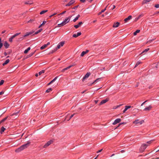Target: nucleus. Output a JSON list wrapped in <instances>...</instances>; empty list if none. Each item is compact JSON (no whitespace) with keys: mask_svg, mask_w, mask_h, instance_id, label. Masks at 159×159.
<instances>
[{"mask_svg":"<svg viewBox=\"0 0 159 159\" xmlns=\"http://www.w3.org/2000/svg\"><path fill=\"white\" fill-rule=\"evenodd\" d=\"M30 143V141H28L27 143L22 145L19 148L16 149L15 150V152H18L22 151L24 149L27 148L29 146Z\"/></svg>","mask_w":159,"mask_h":159,"instance_id":"obj_1","label":"nucleus"},{"mask_svg":"<svg viewBox=\"0 0 159 159\" xmlns=\"http://www.w3.org/2000/svg\"><path fill=\"white\" fill-rule=\"evenodd\" d=\"M152 140H150L148 141L147 142V144L143 143L142 145L140 148L139 151L141 152H143L144 150L146 149L147 147L149 146V144L152 143Z\"/></svg>","mask_w":159,"mask_h":159,"instance_id":"obj_2","label":"nucleus"},{"mask_svg":"<svg viewBox=\"0 0 159 159\" xmlns=\"http://www.w3.org/2000/svg\"><path fill=\"white\" fill-rule=\"evenodd\" d=\"M34 32V31H31L30 32H27L23 36H22L18 38L16 40V42H18L22 40H23L24 39V38L25 37H26L27 36H29V35H31L32 34H33Z\"/></svg>","mask_w":159,"mask_h":159,"instance_id":"obj_3","label":"nucleus"},{"mask_svg":"<svg viewBox=\"0 0 159 159\" xmlns=\"http://www.w3.org/2000/svg\"><path fill=\"white\" fill-rule=\"evenodd\" d=\"M52 142L53 141L52 140H49L44 145L43 148H47L50 144H51Z\"/></svg>","mask_w":159,"mask_h":159,"instance_id":"obj_4","label":"nucleus"},{"mask_svg":"<svg viewBox=\"0 0 159 159\" xmlns=\"http://www.w3.org/2000/svg\"><path fill=\"white\" fill-rule=\"evenodd\" d=\"M143 122L144 120H142L141 121H139V120H136L133 122V123L135 124H141Z\"/></svg>","mask_w":159,"mask_h":159,"instance_id":"obj_5","label":"nucleus"},{"mask_svg":"<svg viewBox=\"0 0 159 159\" xmlns=\"http://www.w3.org/2000/svg\"><path fill=\"white\" fill-rule=\"evenodd\" d=\"M90 75V72H87L84 76L82 79V81H84L85 80V79L88 78Z\"/></svg>","mask_w":159,"mask_h":159,"instance_id":"obj_6","label":"nucleus"},{"mask_svg":"<svg viewBox=\"0 0 159 159\" xmlns=\"http://www.w3.org/2000/svg\"><path fill=\"white\" fill-rule=\"evenodd\" d=\"M121 121V119L118 118L115 120L114 122L112 123L113 125H115L117 123H119Z\"/></svg>","mask_w":159,"mask_h":159,"instance_id":"obj_7","label":"nucleus"},{"mask_svg":"<svg viewBox=\"0 0 159 159\" xmlns=\"http://www.w3.org/2000/svg\"><path fill=\"white\" fill-rule=\"evenodd\" d=\"M75 2V0H71L66 5V6H69L73 4Z\"/></svg>","mask_w":159,"mask_h":159,"instance_id":"obj_8","label":"nucleus"},{"mask_svg":"<svg viewBox=\"0 0 159 159\" xmlns=\"http://www.w3.org/2000/svg\"><path fill=\"white\" fill-rule=\"evenodd\" d=\"M108 100H109L108 98H107L101 101V102L100 103L99 105H101L102 104H103L106 103L107 102H108Z\"/></svg>","mask_w":159,"mask_h":159,"instance_id":"obj_9","label":"nucleus"},{"mask_svg":"<svg viewBox=\"0 0 159 159\" xmlns=\"http://www.w3.org/2000/svg\"><path fill=\"white\" fill-rule=\"evenodd\" d=\"M83 24V22L82 21L80 22L77 25H75L74 27L76 28L77 29L81 25Z\"/></svg>","mask_w":159,"mask_h":159,"instance_id":"obj_10","label":"nucleus"},{"mask_svg":"<svg viewBox=\"0 0 159 159\" xmlns=\"http://www.w3.org/2000/svg\"><path fill=\"white\" fill-rule=\"evenodd\" d=\"M3 45L6 49L8 48L10 46L9 44L7 42V41L5 42L3 44Z\"/></svg>","mask_w":159,"mask_h":159,"instance_id":"obj_11","label":"nucleus"},{"mask_svg":"<svg viewBox=\"0 0 159 159\" xmlns=\"http://www.w3.org/2000/svg\"><path fill=\"white\" fill-rule=\"evenodd\" d=\"M24 3L25 4H28L30 5H31L33 3V1L32 0H29L25 2Z\"/></svg>","mask_w":159,"mask_h":159,"instance_id":"obj_12","label":"nucleus"},{"mask_svg":"<svg viewBox=\"0 0 159 159\" xmlns=\"http://www.w3.org/2000/svg\"><path fill=\"white\" fill-rule=\"evenodd\" d=\"M132 17V16H129L128 17L125 18L124 19V21L125 22H127L128 20H130L131 19Z\"/></svg>","mask_w":159,"mask_h":159,"instance_id":"obj_13","label":"nucleus"},{"mask_svg":"<svg viewBox=\"0 0 159 159\" xmlns=\"http://www.w3.org/2000/svg\"><path fill=\"white\" fill-rule=\"evenodd\" d=\"M131 107L130 106H126L125 107V109L123 111V113H124L125 112L129 109L131 108Z\"/></svg>","mask_w":159,"mask_h":159,"instance_id":"obj_14","label":"nucleus"},{"mask_svg":"<svg viewBox=\"0 0 159 159\" xmlns=\"http://www.w3.org/2000/svg\"><path fill=\"white\" fill-rule=\"evenodd\" d=\"M81 34V32H78L77 33V34H74L73 35V37L74 38H76L77 37L80 35Z\"/></svg>","mask_w":159,"mask_h":159,"instance_id":"obj_15","label":"nucleus"},{"mask_svg":"<svg viewBox=\"0 0 159 159\" xmlns=\"http://www.w3.org/2000/svg\"><path fill=\"white\" fill-rule=\"evenodd\" d=\"M69 22V20H68V19H66L63 21L62 22V24H63V25H65L66 23Z\"/></svg>","mask_w":159,"mask_h":159,"instance_id":"obj_16","label":"nucleus"},{"mask_svg":"<svg viewBox=\"0 0 159 159\" xmlns=\"http://www.w3.org/2000/svg\"><path fill=\"white\" fill-rule=\"evenodd\" d=\"M89 52V50H86L85 51H83L81 55L80 56L81 57H83L85 54Z\"/></svg>","mask_w":159,"mask_h":159,"instance_id":"obj_17","label":"nucleus"},{"mask_svg":"<svg viewBox=\"0 0 159 159\" xmlns=\"http://www.w3.org/2000/svg\"><path fill=\"white\" fill-rule=\"evenodd\" d=\"M101 78H98L95 81H94V82H93L91 84H88V85H92L93 83H94L95 82H98V81H100Z\"/></svg>","mask_w":159,"mask_h":159,"instance_id":"obj_18","label":"nucleus"},{"mask_svg":"<svg viewBox=\"0 0 159 159\" xmlns=\"http://www.w3.org/2000/svg\"><path fill=\"white\" fill-rule=\"evenodd\" d=\"M58 76L56 77L53 80H52L48 84V85H49L53 83V82L55 81L56 80H57V78H58Z\"/></svg>","mask_w":159,"mask_h":159,"instance_id":"obj_19","label":"nucleus"},{"mask_svg":"<svg viewBox=\"0 0 159 159\" xmlns=\"http://www.w3.org/2000/svg\"><path fill=\"white\" fill-rule=\"evenodd\" d=\"M152 107L151 106H149L148 107H146L144 109V111H149L151 110Z\"/></svg>","mask_w":159,"mask_h":159,"instance_id":"obj_20","label":"nucleus"},{"mask_svg":"<svg viewBox=\"0 0 159 159\" xmlns=\"http://www.w3.org/2000/svg\"><path fill=\"white\" fill-rule=\"evenodd\" d=\"M119 25H120L119 22H116V23H114V24L113 25V27H117L119 26Z\"/></svg>","mask_w":159,"mask_h":159,"instance_id":"obj_21","label":"nucleus"},{"mask_svg":"<svg viewBox=\"0 0 159 159\" xmlns=\"http://www.w3.org/2000/svg\"><path fill=\"white\" fill-rule=\"evenodd\" d=\"M80 15H78L73 20V21L74 22H75L77 20H78L79 18L80 17Z\"/></svg>","mask_w":159,"mask_h":159,"instance_id":"obj_22","label":"nucleus"},{"mask_svg":"<svg viewBox=\"0 0 159 159\" xmlns=\"http://www.w3.org/2000/svg\"><path fill=\"white\" fill-rule=\"evenodd\" d=\"M141 63V62L140 61H137L135 65V66L134 67V68L136 67L137 66H138Z\"/></svg>","mask_w":159,"mask_h":159,"instance_id":"obj_23","label":"nucleus"},{"mask_svg":"<svg viewBox=\"0 0 159 159\" xmlns=\"http://www.w3.org/2000/svg\"><path fill=\"white\" fill-rule=\"evenodd\" d=\"M35 51H34V52H32L30 53L29 55H28L27 56V57L29 58V57H31L35 53Z\"/></svg>","mask_w":159,"mask_h":159,"instance_id":"obj_24","label":"nucleus"},{"mask_svg":"<svg viewBox=\"0 0 159 159\" xmlns=\"http://www.w3.org/2000/svg\"><path fill=\"white\" fill-rule=\"evenodd\" d=\"M19 111H18L16 112L13 113L11 115V116H13L14 115H16V116H18L19 115Z\"/></svg>","mask_w":159,"mask_h":159,"instance_id":"obj_25","label":"nucleus"},{"mask_svg":"<svg viewBox=\"0 0 159 159\" xmlns=\"http://www.w3.org/2000/svg\"><path fill=\"white\" fill-rule=\"evenodd\" d=\"M71 68V66H69L67 67H66V68H65L63 69L61 71L62 72H64L65 70H67L68 69H70Z\"/></svg>","mask_w":159,"mask_h":159,"instance_id":"obj_26","label":"nucleus"},{"mask_svg":"<svg viewBox=\"0 0 159 159\" xmlns=\"http://www.w3.org/2000/svg\"><path fill=\"white\" fill-rule=\"evenodd\" d=\"M30 47H28L27 49H25L24 51V53L25 54H26L28 53V51L30 50Z\"/></svg>","mask_w":159,"mask_h":159,"instance_id":"obj_27","label":"nucleus"},{"mask_svg":"<svg viewBox=\"0 0 159 159\" xmlns=\"http://www.w3.org/2000/svg\"><path fill=\"white\" fill-rule=\"evenodd\" d=\"M5 128L4 127H2L1 128V130L0 131L1 134H2V133L5 131Z\"/></svg>","mask_w":159,"mask_h":159,"instance_id":"obj_28","label":"nucleus"},{"mask_svg":"<svg viewBox=\"0 0 159 159\" xmlns=\"http://www.w3.org/2000/svg\"><path fill=\"white\" fill-rule=\"evenodd\" d=\"M140 31V30H137L135 31L134 33L133 34L134 35H137V34L139 33Z\"/></svg>","mask_w":159,"mask_h":159,"instance_id":"obj_29","label":"nucleus"},{"mask_svg":"<svg viewBox=\"0 0 159 159\" xmlns=\"http://www.w3.org/2000/svg\"><path fill=\"white\" fill-rule=\"evenodd\" d=\"M42 30V29H40L38 31L36 32L33 35L37 34H38L39 33V32H41Z\"/></svg>","mask_w":159,"mask_h":159,"instance_id":"obj_30","label":"nucleus"},{"mask_svg":"<svg viewBox=\"0 0 159 159\" xmlns=\"http://www.w3.org/2000/svg\"><path fill=\"white\" fill-rule=\"evenodd\" d=\"M46 22V21L45 20L43 21V23L41 24L39 27V28H40L43 25H44Z\"/></svg>","mask_w":159,"mask_h":159,"instance_id":"obj_31","label":"nucleus"},{"mask_svg":"<svg viewBox=\"0 0 159 159\" xmlns=\"http://www.w3.org/2000/svg\"><path fill=\"white\" fill-rule=\"evenodd\" d=\"M2 39L1 38H0V49L3 46V44L2 42Z\"/></svg>","mask_w":159,"mask_h":159,"instance_id":"obj_32","label":"nucleus"},{"mask_svg":"<svg viewBox=\"0 0 159 159\" xmlns=\"http://www.w3.org/2000/svg\"><path fill=\"white\" fill-rule=\"evenodd\" d=\"M45 70H42L41 71H39V75H41L42 73H44L45 72Z\"/></svg>","mask_w":159,"mask_h":159,"instance_id":"obj_33","label":"nucleus"},{"mask_svg":"<svg viewBox=\"0 0 159 159\" xmlns=\"http://www.w3.org/2000/svg\"><path fill=\"white\" fill-rule=\"evenodd\" d=\"M57 51V49H56L55 48L53 50H52L49 53V54H52L55 52Z\"/></svg>","mask_w":159,"mask_h":159,"instance_id":"obj_34","label":"nucleus"},{"mask_svg":"<svg viewBox=\"0 0 159 159\" xmlns=\"http://www.w3.org/2000/svg\"><path fill=\"white\" fill-rule=\"evenodd\" d=\"M48 11V10H43L42 11H41L40 12V14H41V15H42V14H43L44 13H45V12H47Z\"/></svg>","mask_w":159,"mask_h":159,"instance_id":"obj_35","label":"nucleus"},{"mask_svg":"<svg viewBox=\"0 0 159 159\" xmlns=\"http://www.w3.org/2000/svg\"><path fill=\"white\" fill-rule=\"evenodd\" d=\"M52 90V89L51 88H49L45 92L48 93L50 92Z\"/></svg>","mask_w":159,"mask_h":159,"instance_id":"obj_36","label":"nucleus"},{"mask_svg":"<svg viewBox=\"0 0 159 159\" xmlns=\"http://www.w3.org/2000/svg\"><path fill=\"white\" fill-rule=\"evenodd\" d=\"M8 117V116H7L6 117L4 118H3V119H2L1 121V122L2 123V122H4L7 119Z\"/></svg>","mask_w":159,"mask_h":159,"instance_id":"obj_37","label":"nucleus"},{"mask_svg":"<svg viewBox=\"0 0 159 159\" xmlns=\"http://www.w3.org/2000/svg\"><path fill=\"white\" fill-rule=\"evenodd\" d=\"M46 47H47L46 45L45 44H44V45H43V46H41L40 47V48L41 50H43V49H44Z\"/></svg>","mask_w":159,"mask_h":159,"instance_id":"obj_38","label":"nucleus"},{"mask_svg":"<svg viewBox=\"0 0 159 159\" xmlns=\"http://www.w3.org/2000/svg\"><path fill=\"white\" fill-rule=\"evenodd\" d=\"M126 124V122H122V123H120L119 124V125L118 126H117L116 128V129L118 127H119L120 125H122V124H124V125H125V124Z\"/></svg>","mask_w":159,"mask_h":159,"instance_id":"obj_39","label":"nucleus"},{"mask_svg":"<svg viewBox=\"0 0 159 159\" xmlns=\"http://www.w3.org/2000/svg\"><path fill=\"white\" fill-rule=\"evenodd\" d=\"M143 16V14L140 15L137 17L135 19H136V20H137Z\"/></svg>","mask_w":159,"mask_h":159,"instance_id":"obj_40","label":"nucleus"},{"mask_svg":"<svg viewBox=\"0 0 159 159\" xmlns=\"http://www.w3.org/2000/svg\"><path fill=\"white\" fill-rule=\"evenodd\" d=\"M64 42H60L59 44L61 46H63L64 44Z\"/></svg>","mask_w":159,"mask_h":159,"instance_id":"obj_41","label":"nucleus"},{"mask_svg":"<svg viewBox=\"0 0 159 159\" xmlns=\"http://www.w3.org/2000/svg\"><path fill=\"white\" fill-rule=\"evenodd\" d=\"M149 48H147V49H145L144 50H143V52H142V53H144V52H147L149 50Z\"/></svg>","mask_w":159,"mask_h":159,"instance_id":"obj_42","label":"nucleus"},{"mask_svg":"<svg viewBox=\"0 0 159 159\" xmlns=\"http://www.w3.org/2000/svg\"><path fill=\"white\" fill-rule=\"evenodd\" d=\"M34 19H30L28 21V23H32L34 21Z\"/></svg>","mask_w":159,"mask_h":159,"instance_id":"obj_43","label":"nucleus"},{"mask_svg":"<svg viewBox=\"0 0 159 159\" xmlns=\"http://www.w3.org/2000/svg\"><path fill=\"white\" fill-rule=\"evenodd\" d=\"M57 27H61V26H62L63 25V24H62V22L60 24H58L57 25Z\"/></svg>","mask_w":159,"mask_h":159,"instance_id":"obj_44","label":"nucleus"},{"mask_svg":"<svg viewBox=\"0 0 159 159\" xmlns=\"http://www.w3.org/2000/svg\"><path fill=\"white\" fill-rule=\"evenodd\" d=\"M75 114V113H74V114L71 115V116H70L69 119H68L67 120L69 121V120H70Z\"/></svg>","mask_w":159,"mask_h":159,"instance_id":"obj_45","label":"nucleus"},{"mask_svg":"<svg viewBox=\"0 0 159 159\" xmlns=\"http://www.w3.org/2000/svg\"><path fill=\"white\" fill-rule=\"evenodd\" d=\"M61 46L59 45V44H58L57 46V47L55 48L56 49H57V50L58 49H59L61 47Z\"/></svg>","mask_w":159,"mask_h":159,"instance_id":"obj_46","label":"nucleus"},{"mask_svg":"<svg viewBox=\"0 0 159 159\" xmlns=\"http://www.w3.org/2000/svg\"><path fill=\"white\" fill-rule=\"evenodd\" d=\"M10 61V60L9 59H7L4 62L6 63V64H7Z\"/></svg>","mask_w":159,"mask_h":159,"instance_id":"obj_47","label":"nucleus"},{"mask_svg":"<svg viewBox=\"0 0 159 159\" xmlns=\"http://www.w3.org/2000/svg\"><path fill=\"white\" fill-rule=\"evenodd\" d=\"M4 82V80H1L0 82V85H2L3 84Z\"/></svg>","mask_w":159,"mask_h":159,"instance_id":"obj_48","label":"nucleus"},{"mask_svg":"<svg viewBox=\"0 0 159 159\" xmlns=\"http://www.w3.org/2000/svg\"><path fill=\"white\" fill-rule=\"evenodd\" d=\"M21 33L20 32V33H16V34H14V36H15V37H16V36H18V35H20V34Z\"/></svg>","mask_w":159,"mask_h":159,"instance_id":"obj_49","label":"nucleus"},{"mask_svg":"<svg viewBox=\"0 0 159 159\" xmlns=\"http://www.w3.org/2000/svg\"><path fill=\"white\" fill-rule=\"evenodd\" d=\"M21 33L20 32V33H16V34H14V36H15V37H16V36H18V35H20V34Z\"/></svg>","mask_w":159,"mask_h":159,"instance_id":"obj_50","label":"nucleus"},{"mask_svg":"<svg viewBox=\"0 0 159 159\" xmlns=\"http://www.w3.org/2000/svg\"><path fill=\"white\" fill-rule=\"evenodd\" d=\"M66 12V11H63V12H62L61 13H60L58 15H62L65 14Z\"/></svg>","mask_w":159,"mask_h":159,"instance_id":"obj_51","label":"nucleus"},{"mask_svg":"<svg viewBox=\"0 0 159 159\" xmlns=\"http://www.w3.org/2000/svg\"><path fill=\"white\" fill-rule=\"evenodd\" d=\"M79 7V5L76 6L72 8V9H77Z\"/></svg>","mask_w":159,"mask_h":159,"instance_id":"obj_52","label":"nucleus"},{"mask_svg":"<svg viewBox=\"0 0 159 159\" xmlns=\"http://www.w3.org/2000/svg\"><path fill=\"white\" fill-rule=\"evenodd\" d=\"M76 65V64L75 62H74V63H73L72 64V65H70V66L71 67L72 66H75Z\"/></svg>","mask_w":159,"mask_h":159,"instance_id":"obj_53","label":"nucleus"},{"mask_svg":"<svg viewBox=\"0 0 159 159\" xmlns=\"http://www.w3.org/2000/svg\"><path fill=\"white\" fill-rule=\"evenodd\" d=\"M9 41L11 42V43L12 42V41H13V39L11 38H10L9 39Z\"/></svg>","mask_w":159,"mask_h":159,"instance_id":"obj_54","label":"nucleus"},{"mask_svg":"<svg viewBox=\"0 0 159 159\" xmlns=\"http://www.w3.org/2000/svg\"><path fill=\"white\" fill-rule=\"evenodd\" d=\"M155 7L156 8H158L159 7V4H157L155 5Z\"/></svg>","mask_w":159,"mask_h":159,"instance_id":"obj_55","label":"nucleus"},{"mask_svg":"<svg viewBox=\"0 0 159 159\" xmlns=\"http://www.w3.org/2000/svg\"><path fill=\"white\" fill-rule=\"evenodd\" d=\"M122 104H120L119 105L116 106V108H117L119 107H120L122 106Z\"/></svg>","mask_w":159,"mask_h":159,"instance_id":"obj_56","label":"nucleus"},{"mask_svg":"<svg viewBox=\"0 0 159 159\" xmlns=\"http://www.w3.org/2000/svg\"><path fill=\"white\" fill-rule=\"evenodd\" d=\"M106 10V7L104 9L102 10L101 12L102 13L103 12Z\"/></svg>","mask_w":159,"mask_h":159,"instance_id":"obj_57","label":"nucleus"},{"mask_svg":"<svg viewBox=\"0 0 159 159\" xmlns=\"http://www.w3.org/2000/svg\"><path fill=\"white\" fill-rule=\"evenodd\" d=\"M102 149H101L100 150H98V151L97 152V153H98L99 152H101L102 151Z\"/></svg>","mask_w":159,"mask_h":159,"instance_id":"obj_58","label":"nucleus"},{"mask_svg":"<svg viewBox=\"0 0 159 159\" xmlns=\"http://www.w3.org/2000/svg\"><path fill=\"white\" fill-rule=\"evenodd\" d=\"M56 14H57V13H54L53 14H52V15H51V16H50V17H51L53 16H54L55 15H56Z\"/></svg>","mask_w":159,"mask_h":159,"instance_id":"obj_59","label":"nucleus"},{"mask_svg":"<svg viewBox=\"0 0 159 159\" xmlns=\"http://www.w3.org/2000/svg\"><path fill=\"white\" fill-rule=\"evenodd\" d=\"M86 0H80V1L82 2H85Z\"/></svg>","mask_w":159,"mask_h":159,"instance_id":"obj_60","label":"nucleus"},{"mask_svg":"<svg viewBox=\"0 0 159 159\" xmlns=\"http://www.w3.org/2000/svg\"><path fill=\"white\" fill-rule=\"evenodd\" d=\"M71 17V16H69V17L66 18V19H68V20H69V21L70 20Z\"/></svg>","mask_w":159,"mask_h":159,"instance_id":"obj_61","label":"nucleus"},{"mask_svg":"<svg viewBox=\"0 0 159 159\" xmlns=\"http://www.w3.org/2000/svg\"><path fill=\"white\" fill-rule=\"evenodd\" d=\"M15 36H14V35H13L12 36L11 38L12 39H13L14 38H15Z\"/></svg>","mask_w":159,"mask_h":159,"instance_id":"obj_62","label":"nucleus"},{"mask_svg":"<svg viewBox=\"0 0 159 159\" xmlns=\"http://www.w3.org/2000/svg\"><path fill=\"white\" fill-rule=\"evenodd\" d=\"M4 93V92L3 91H2L0 92V95H1Z\"/></svg>","mask_w":159,"mask_h":159,"instance_id":"obj_63","label":"nucleus"},{"mask_svg":"<svg viewBox=\"0 0 159 159\" xmlns=\"http://www.w3.org/2000/svg\"><path fill=\"white\" fill-rule=\"evenodd\" d=\"M50 44V42H48L47 43V44H45V45H46V46L47 47L48 45H49Z\"/></svg>","mask_w":159,"mask_h":159,"instance_id":"obj_64","label":"nucleus"}]
</instances>
